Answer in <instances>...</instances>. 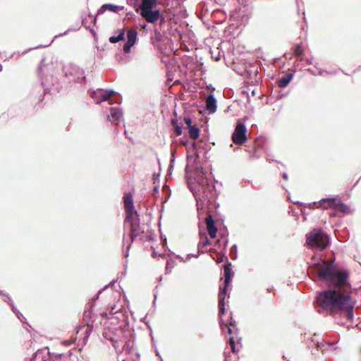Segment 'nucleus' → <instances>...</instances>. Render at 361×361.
<instances>
[{"mask_svg":"<svg viewBox=\"0 0 361 361\" xmlns=\"http://www.w3.org/2000/svg\"><path fill=\"white\" fill-rule=\"evenodd\" d=\"M309 274L318 285L328 287L317 292L316 301L318 312L322 313L327 311L332 316L339 314L348 321L353 322L355 302L352 301L350 294L345 293L339 288L341 286H351L349 271L338 267L334 262L329 263L325 259L314 257Z\"/></svg>","mask_w":361,"mask_h":361,"instance_id":"f257e3e1","label":"nucleus"},{"mask_svg":"<svg viewBox=\"0 0 361 361\" xmlns=\"http://www.w3.org/2000/svg\"><path fill=\"white\" fill-rule=\"evenodd\" d=\"M37 73L41 85L36 86L26 98V106L28 107L30 105L35 111H39L43 106V93L61 91L63 85L59 77L76 83H82L86 80L85 71L80 67L75 65L64 67L56 59H48L46 57L40 61Z\"/></svg>","mask_w":361,"mask_h":361,"instance_id":"f03ea898","label":"nucleus"},{"mask_svg":"<svg viewBox=\"0 0 361 361\" xmlns=\"http://www.w3.org/2000/svg\"><path fill=\"white\" fill-rule=\"evenodd\" d=\"M200 146L195 142L191 143L192 153L188 150L187 160L191 163L194 172V180L188 183L189 190L192 192L198 212L204 209L212 204H216V199L219 192L216 185L211 182L207 171L200 164V154L198 149Z\"/></svg>","mask_w":361,"mask_h":361,"instance_id":"7ed1b4c3","label":"nucleus"},{"mask_svg":"<svg viewBox=\"0 0 361 361\" xmlns=\"http://www.w3.org/2000/svg\"><path fill=\"white\" fill-rule=\"evenodd\" d=\"M158 4L159 2L157 1L155 3L141 8H135V12L148 23L156 24L159 21V25L161 26L166 23V18L161 13V9L157 8Z\"/></svg>","mask_w":361,"mask_h":361,"instance_id":"20e7f679","label":"nucleus"},{"mask_svg":"<svg viewBox=\"0 0 361 361\" xmlns=\"http://www.w3.org/2000/svg\"><path fill=\"white\" fill-rule=\"evenodd\" d=\"M306 244L312 248L324 250L329 245L330 238L323 229L314 228L306 234Z\"/></svg>","mask_w":361,"mask_h":361,"instance_id":"39448f33","label":"nucleus"},{"mask_svg":"<svg viewBox=\"0 0 361 361\" xmlns=\"http://www.w3.org/2000/svg\"><path fill=\"white\" fill-rule=\"evenodd\" d=\"M90 97L94 100L97 104H101L102 102L108 101L111 104H121L122 102V96L114 90H104L98 88L95 90H88Z\"/></svg>","mask_w":361,"mask_h":361,"instance_id":"423d86ee","label":"nucleus"},{"mask_svg":"<svg viewBox=\"0 0 361 361\" xmlns=\"http://www.w3.org/2000/svg\"><path fill=\"white\" fill-rule=\"evenodd\" d=\"M46 353L49 355V358L52 360H56L61 357H66L70 358L72 356V351L69 350L68 353H51L49 352L48 347L44 348L38 349L34 354L30 361H47Z\"/></svg>","mask_w":361,"mask_h":361,"instance_id":"0eeeda50","label":"nucleus"},{"mask_svg":"<svg viewBox=\"0 0 361 361\" xmlns=\"http://www.w3.org/2000/svg\"><path fill=\"white\" fill-rule=\"evenodd\" d=\"M231 137L233 143L239 145H243L247 141V127L245 123H239L236 125Z\"/></svg>","mask_w":361,"mask_h":361,"instance_id":"6e6552de","label":"nucleus"},{"mask_svg":"<svg viewBox=\"0 0 361 361\" xmlns=\"http://www.w3.org/2000/svg\"><path fill=\"white\" fill-rule=\"evenodd\" d=\"M262 69L264 68L259 61H255L248 66H246L245 71L252 83H258L259 82L261 78L258 75Z\"/></svg>","mask_w":361,"mask_h":361,"instance_id":"1a4fd4ad","label":"nucleus"},{"mask_svg":"<svg viewBox=\"0 0 361 361\" xmlns=\"http://www.w3.org/2000/svg\"><path fill=\"white\" fill-rule=\"evenodd\" d=\"M322 201H328L329 203V208L334 209L335 210L343 213L344 215H348L351 213L349 207L343 202H337V196L329 197L322 198Z\"/></svg>","mask_w":361,"mask_h":361,"instance_id":"9d476101","label":"nucleus"},{"mask_svg":"<svg viewBox=\"0 0 361 361\" xmlns=\"http://www.w3.org/2000/svg\"><path fill=\"white\" fill-rule=\"evenodd\" d=\"M127 40L124 43L123 50L125 54L131 51L132 47L136 44L137 38V30L135 28L129 30L126 33Z\"/></svg>","mask_w":361,"mask_h":361,"instance_id":"9b49d317","label":"nucleus"},{"mask_svg":"<svg viewBox=\"0 0 361 361\" xmlns=\"http://www.w3.org/2000/svg\"><path fill=\"white\" fill-rule=\"evenodd\" d=\"M224 269V286L220 287V290H225V291H228V288L232 282L233 277L234 276V271L232 269V264L229 262V259H227V264L223 265Z\"/></svg>","mask_w":361,"mask_h":361,"instance_id":"f8f14e48","label":"nucleus"},{"mask_svg":"<svg viewBox=\"0 0 361 361\" xmlns=\"http://www.w3.org/2000/svg\"><path fill=\"white\" fill-rule=\"evenodd\" d=\"M107 334L118 339V341H121L122 338H128V334H130L129 324L114 328Z\"/></svg>","mask_w":361,"mask_h":361,"instance_id":"ddd939ff","label":"nucleus"},{"mask_svg":"<svg viewBox=\"0 0 361 361\" xmlns=\"http://www.w3.org/2000/svg\"><path fill=\"white\" fill-rule=\"evenodd\" d=\"M228 295V291H225V290H220L219 293V324L221 326H223L224 324V320L222 318V315L226 312V303L225 298Z\"/></svg>","mask_w":361,"mask_h":361,"instance_id":"4468645a","label":"nucleus"},{"mask_svg":"<svg viewBox=\"0 0 361 361\" xmlns=\"http://www.w3.org/2000/svg\"><path fill=\"white\" fill-rule=\"evenodd\" d=\"M123 110L120 107H111L110 114L107 115V119L111 120L114 125H118L123 118Z\"/></svg>","mask_w":361,"mask_h":361,"instance_id":"2eb2a0df","label":"nucleus"},{"mask_svg":"<svg viewBox=\"0 0 361 361\" xmlns=\"http://www.w3.org/2000/svg\"><path fill=\"white\" fill-rule=\"evenodd\" d=\"M206 109L209 114H214L217 109V100L212 93L208 94L206 101Z\"/></svg>","mask_w":361,"mask_h":361,"instance_id":"dca6fc26","label":"nucleus"},{"mask_svg":"<svg viewBox=\"0 0 361 361\" xmlns=\"http://www.w3.org/2000/svg\"><path fill=\"white\" fill-rule=\"evenodd\" d=\"M123 9V6H120L112 4H104L97 11V15H102L105 11H109L114 13H118Z\"/></svg>","mask_w":361,"mask_h":361,"instance_id":"f3484780","label":"nucleus"},{"mask_svg":"<svg viewBox=\"0 0 361 361\" xmlns=\"http://www.w3.org/2000/svg\"><path fill=\"white\" fill-rule=\"evenodd\" d=\"M338 340L335 341H326L325 343L317 341V350H321L322 352H325L327 350H334L337 348L336 346Z\"/></svg>","mask_w":361,"mask_h":361,"instance_id":"a211bd4d","label":"nucleus"},{"mask_svg":"<svg viewBox=\"0 0 361 361\" xmlns=\"http://www.w3.org/2000/svg\"><path fill=\"white\" fill-rule=\"evenodd\" d=\"M140 229V219L139 217L136 218L135 222L130 225V238L129 243H133L136 238L139 235V231Z\"/></svg>","mask_w":361,"mask_h":361,"instance_id":"6ab92c4d","label":"nucleus"},{"mask_svg":"<svg viewBox=\"0 0 361 361\" xmlns=\"http://www.w3.org/2000/svg\"><path fill=\"white\" fill-rule=\"evenodd\" d=\"M126 341H125V344L123 346L122 349L120 350V353L124 351L126 354H130L132 352L133 348L134 343H135V336L134 334H128V338H126Z\"/></svg>","mask_w":361,"mask_h":361,"instance_id":"aec40b11","label":"nucleus"},{"mask_svg":"<svg viewBox=\"0 0 361 361\" xmlns=\"http://www.w3.org/2000/svg\"><path fill=\"white\" fill-rule=\"evenodd\" d=\"M294 76V73H288L281 78L277 79L276 83L281 88L286 87Z\"/></svg>","mask_w":361,"mask_h":361,"instance_id":"412c9836","label":"nucleus"},{"mask_svg":"<svg viewBox=\"0 0 361 361\" xmlns=\"http://www.w3.org/2000/svg\"><path fill=\"white\" fill-rule=\"evenodd\" d=\"M126 30L123 28L118 29L116 35L111 36L109 39L111 44H116L125 40Z\"/></svg>","mask_w":361,"mask_h":361,"instance_id":"4be33fe9","label":"nucleus"},{"mask_svg":"<svg viewBox=\"0 0 361 361\" xmlns=\"http://www.w3.org/2000/svg\"><path fill=\"white\" fill-rule=\"evenodd\" d=\"M173 44V41L171 39L166 37L164 39V42H161L154 46V47L157 48L161 53L167 54L168 47L170 48Z\"/></svg>","mask_w":361,"mask_h":361,"instance_id":"5701e85b","label":"nucleus"},{"mask_svg":"<svg viewBox=\"0 0 361 361\" xmlns=\"http://www.w3.org/2000/svg\"><path fill=\"white\" fill-rule=\"evenodd\" d=\"M126 212V219L125 222H129L130 224L133 222H135L136 218L139 217L137 210L135 208L134 209H125Z\"/></svg>","mask_w":361,"mask_h":361,"instance_id":"b1692460","label":"nucleus"},{"mask_svg":"<svg viewBox=\"0 0 361 361\" xmlns=\"http://www.w3.org/2000/svg\"><path fill=\"white\" fill-rule=\"evenodd\" d=\"M123 204H124V209H134V202H133V195L130 192L126 193L123 197Z\"/></svg>","mask_w":361,"mask_h":361,"instance_id":"393cba45","label":"nucleus"},{"mask_svg":"<svg viewBox=\"0 0 361 361\" xmlns=\"http://www.w3.org/2000/svg\"><path fill=\"white\" fill-rule=\"evenodd\" d=\"M307 207L310 209L322 208L327 209L329 208V203L328 201H322V199L319 201H314L308 204Z\"/></svg>","mask_w":361,"mask_h":361,"instance_id":"a878e982","label":"nucleus"},{"mask_svg":"<svg viewBox=\"0 0 361 361\" xmlns=\"http://www.w3.org/2000/svg\"><path fill=\"white\" fill-rule=\"evenodd\" d=\"M165 38L166 37L161 35V33L160 32L159 30H158L157 29H155L154 35L151 37V42H152V44L154 47L157 44H158L159 43L164 42Z\"/></svg>","mask_w":361,"mask_h":361,"instance_id":"bb28decb","label":"nucleus"},{"mask_svg":"<svg viewBox=\"0 0 361 361\" xmlns=\"http://www.w3.org/2000/svg\"><path fill=\"white\" fill-rule=\"evenodd\" d=\"M199 228H200L199 235H200V241L199 243H200V246L206 247V246L210 245L211 241L208 238L206 232L202 229V226H201L200 224H199Z\"/></svg>","mask_w":361,"mask_h":361,"instance_id":"cd10ccee","label":"nucleus"},{"mask_svg":"<svg viewBox=\"0 0 361 361\" xmlns=\"http://www.w3.org/2000/svg\"><path fill=\"white\" fill-rule=\"evenodd\" d=\"M236 326L235 321L233 319V318L230 316V318L227 322L224 321V324H223V326H221L222 330L224 331L225 329L227 330V333L229 335H231L233 333L232 327H235Z\"/></svg>","mask_w":361,"mask_h":361,"instance_id":"c85d7f7f","label":"nucleus"},{"mask_svg":"<svg viewBox=\"0 0 361 361\" xmlns=\"http://www.w3.org/2000/svg\"><path fill=\"white\" fill-rule=\"evenodd\" d=\"M171 124L173 130L176 132L178 135H182L183 124H179L177 117L171 118Z\"/></svg>","mask_w":361,"mask_h":361,"instance_id":"c756f323","label":"nucleus"},{"mask_svg":"<svg viewBox=\"0 0 361 361\" xmlns=\"http://www.w3.org/2000/svg\"><path fill=\"white\" fill-rule=\"evenodd\" d=\"M205 221H206V226L207 231H212V230H218V228L216 225L215 221L213 219L212 214H208L205 216Z\"/></svg>","mask_w":361,"mask_h":361,"instance_id":"7c9ffc66","label":"nucleus"},{"mask_svg":"<svg viewBox=\"0 0 361 361\" xmlns=\"http://www.w3.org/2000/svg\"><path fill=\"white\" fill-rule=\"evenodd\" d=\"M190 137L193 139L196 140L199 138L200 135V129L196 126H192L189 128H188Z\"/></svg>","mask_w":361,"mask_h":361,"instance_id":"2f4dec72","label":"nucleus"},{"mask_svg":"<svg viewBox=\"0 0 361 361\" xmlns=\"http://www.w3.org/2000/svg\"><path fill=\"white\" fill-rule=\"evenodd\" d=\"M104 337L111 341L112 346L114 348V349L116 350V352H120L121 349L119 348V341L118 339L112 337L111 335H108V334L106 332L104 334Z\"/></svg>","mask_w":361,"mask_h":361,"instance_id":"473e14b6","label":"nucleus"},{"mask_svg":"<svg viewBox=\"0 0 361 361\" xmlns=\"http://www.w3.org/2000/svg\"><path fill=\"white\" fill-rule=\"evenodd\" d=\"M216 262L217 264H219L221 262H225L224 264H227V259H228V257L226 256V251H221L219 254V257L216 259H214Z\"/></svg>","mask_w":361,"mask_h":361,"instance_id":"72a5a7b5","label":"nucleus"},{"mask_svg":"<svg viewBox=\"0 0 361 361\" xmlns=\"http://www.w3.org/2000/svg\"><path fill=\"white\" fill-rule=\"evenodd\" d=\"M293 54L299 56H302L305 54L304 49L300 46V44H295L293 50Z\"/></svg>","mask_w":361,"mask_h":361,"instance_id":"f704fd0d","label":"nucleus"},{"mask_svg":"<svg viewBox=\"0 0 361 361\" xmlns=\"http://www.w3.org/2000/svg\"><path fill=\"white\" fill-rule=\"evenodd\" d=\"M109 285H106V286H105L103 288L100 289V290L97 292V293L96 294V295L93 298V299H92V305H91V308H92V309H93V308H94V305H95V302H96V300H98V299H99L100 294H101V293H102L104 290H106L107 288H109Z\"/></svg>","mask_w":361,"mask_h":361,"instance_id":"c9c22d12","label":"nucleus"},{"mask_svg":"<svg viewBox=\"0 0 361 361\" xmlns=\"http://www.w3.org/2000/svg\"><path fill=\"white\" fill-rule=\"evenodd\" d=\"M230 255L231 257L233 260H235L238 257L237 255V245L234 244L231 246L230 249Z\"/></svg>","mask_w":361,"mask_h":361,"instance_id":"e433bc0d","label":"nucleus"},{"mask_svg":"<svg viewBox=\"0 0 361 361\" xmlns=\"http://www.w3.org/2000/svg\"><path fill=\"white\" fill-rule=\"evenodd\" d=\"M247 151L250 153V155L249 157V160L252 161V160L259 158V156L257 154V148L256 147H253L251 149H247Z\"/></svg>","mask_w":361,"mask_h":361,"instance_id":"4c0bfd02","label":"nucleus"},{"mask_svg":"<svg viewBox=\"0 0 361 361\" xmlns=\"http://www.w3.org/2000/svg\"><path fill=\"white\" fill-rule=\"evenodd\" d=\"M183 123L185 125V128H189L192 126H193L192 118L189 116H185L183 118Z\"/></svg>","mask_w":361,"mask_h":361,"instance_id":"58836bf2","label":"nucleus"},{"mask_svg":"<svg viewBox=\"0 0 361 361\" xmlns=\"http://www.w3.org/2000/svg\"><path fill=\"white\" fill-rule=\"evenodd\" d=\"M228 238H220L218 240V244L219 246H222L223 247V250L222 251H226V247L228 245Z\"/></svg>","mask_w":361,"mask_h":361,"instance_id":"ea45409f","label":"nucleus"},{"mask_svg":"<svg viewBox=\"0 0 361 361\" xmlns=\"http://www.w3.org/2000/svg\"><path fill=\"white\" fill-rule=\"evenodd\" d=\"M228 344H229V345L231 347V351L233 353H236L237 350H236L235 339H234L233 336H230L229 337V338H228Z\"/></svg>","mask_w":361,"mask_h":361,"instance_id":"a19ab883","label":"nucleus"},{"mask_svg":"<svg viewBox=\"0 0 361 361\" xmlns=\"http://www.w3.org/2000/svg\"><path fill=\"white\" fill-rule=\"evenodd\" d=\"M92 309L90 307L89 311H85L83 314L84 319L86 321V323L88 324L90 320L92 319Z\"/></svg>","mask_w":361,"mask_h":361,"instance_id":"79ce46f5","label":"nucleus"},{"mask_svg":"<svg viewBox=\"0 0 361 361\" xmlns=\"http://www.w3.org/2000/svg\"><path fill=\"white\" fill-rule=\"evenodd\" d=\"M159 185L157 184L154 186L151 194L152 196L156 197L157 195H159Z\"/></svg>","mask_w":361,"mask_h":361,"instance_id":"37998d69","label":"nucleus"},{"mask_svg":"<svg viewBox=\"0 0 361 361\" xmlns=\"http://www.w3.org/2000/svg\"><path fill=\"white\" fill-rule=\"evenodd\" d=\"M173 265L172 264L171 266V263L169 261H167L166 262V270H165V273L166 274H169L171 272V269L173 268Z\"/></svg>","mask_w":361,"mask_h":361,"instance_id":"c03bdc74","label":"nucleus"},{"mask_svg":"<svg viewBox=\"0 0 361 361\" xmlns=\"http://www.w3.org/2000/svg\"><path fill=\"white\" fill-rule=\"evenodd\" d=\"M132 244L133 243H129L127 245H126V250L125 251H123V256L125 257H128L129 256V250L132 246Z\"/></svg>","mask_w":361,"mask_h":361,"instance_id":"a18cd8bd","label":"nucleus"},{"mask_svg":"<svg viewBox=\"0 0 361 361\" xmlns=\"http://www.w3.org/2000/svg\"><path fill=\"white\" fill-rule=\"evenodd\" d=\"M162 190L166 192H169L167 197H166V200H168L171 195V189H170L169 186L167 185L166 184H164Z\"/></svg>","mask_w":361,"mask_h":361,"instance_id":"49530a36","label":"nucleus"},{"mask_svg":"<svg viewBox=\"0 0 361 361\" xmlns=\"http://www.w3.org/2000/svg\"><path fill=\"white\" fill-rule=\"evenodd\" d=\"M205 246H200V243H198V245H197V250H198V253H200V255L202 254V253H205L207 252V250L204 249Z\"/></svg>","mask_w":361,"mask_h":361,"instance_id":"de8ad7c7","label":"nucleus"},{"mask_svg":"<svg viewBox=\"0 0 361 361\" xmlns=\"http://www.w3.org/2000/svg\"><path fill=\"white\" fill-rule=\"evenodd\" d=\"M220 235L221 238H228V231L226 228H225L224 231L221 232Z\"/></svg>","mask_w":361,"mask_h":361,"instance_id":"09e8293b","label":"nucleus"},{"mask_svg":"<svg viewBox=\"0 0 361 361\" xmlns=\"http://www.w3.org/2000/svg\"><path fill=\"white\" fill-rule=\"evenodd\" d=\"M217 232H218V230H214V231L212 230V231H208L209 235L210 238H215L216 237Z\"/></svg>","mask_w":361,"mask_h":361,"instance_id":"8fccbe9b","label":"nucleus"},{"mask_svg":"<svg viewBox=\"0 0 361 361\" xmlns=\"http://www.w3.org/2000/svg\"><path fill=\"white\" fill-rule=\"evenodd\" d=\"M200 253H197V254H188L187 255V257H186V260H190L192 257H195V258H197L200 257Z\"/></svg>","mask_w":361,"mask_h":361,"instance_id":"3c124183","label":"nucleus"},{"mask_svg":"<svg viewBox=\"0 0 361 361\" xmlns=\"http://www.w3.org/2000/svg\"><path fill=\"white\" fill-rule=\"evenodd\" d=\"M157 287H156L154 290V300L153 301V305H155L156 304V300H157V294H158V291H157Z\"/></svg>","mask_w":361,"mask_h":361,"instance_id":"603ef678","label":"nucleus"},{"mask_svg":"<svg viewBox=\"0 0 361 361\" xmlns=\"http://www.w3.org/2000/svg\"><path fill=\"white\" fill-rule=\"evenodd\" d=\"M159 175L157 176V174L155 173L153 174V180H154V183L155 185H157L156 184L157 181L159 182Z\"/></svg>","mask_w":361,"mask_h":361,"instance_id":"864d4df0","label":"nucleus"},{"mask_svg":"<svg viewBox=\"0 0 361 361\" xmlns=\"http://www.w3.org/2000/svg\"><path fill=\"white\" fill-rule=\"evenodd\" d=\"M224 361H229L231 358V355L229 353H227L226 352L224 353Z\"/></svg>","mask_w":361,"mask_h":361,"instance_id":"5fc2aeb1","label":"nucleus"},{"mask_svg":"<svg viewBox=\"0 0 361 361\" xmlns=\"http://www.w3.org/2000/svg\"><path fill=\"white\" fill-rule=\"evenodd\" d=\"M326 73L327 74H331L330 72H329V71H327L326 70L320 69L319 71V75H322L323 73Z\"/></svg>","mask_w":361,"mask_h":361,"instance_id":"6e6d98bb","label":"nucleus"},{"mask_svg":"<svg viewBox=\"0 0 361 361\" xmlns=\"http://www.w3.org/2000/svg\"><path fill=\"white\" fill-rule=\"evenodd\" d=\"M282 178H283V179H285V180H288V173H286V172H283V173H282Z\"/></svg>","mask_w":361,"mask_h":361,"instance_id":"4d7b16f0","label":"nucleus"},{"mask_svg":"<svg viewBox=\"0 0 361 361\" xmlns=\"http://www.w3.org/2000/svg\"><path fill=\"white\" fill-rule=\"evenodd\" d=\"M25 326H27L28 327L31 328L30 325L27 323L26 319L24 317V329L25 328Z\"/></svg>","mask_w":361,"mask_h":361,"instance_id":"13d9d810","label":"nucleus"},{"mask_svg":"<svg viewBox=\"0 0 361 361\" xmlns=\"http://www.w3.org/2000/svg\"><path fill=\"white\" fill-rule=\"evenodd\" d=\"M307 71H308V72H310L311 74H312V75H316L315 71H313V70H312V69H311V68H308V69H307Z\"/></svg>","mask_w":361,"mask_h":361,"instance_id":"bf43d9fd","label":"nucleus"},{"mask_svg":"<svg viewBox=\"0 0 361 361\" xmlns=\"http://www.w3.org/2000/svg\"><path fill=\"white\" fill-rule=\"evenodd\" d=\"M306 61L308 64H312L313 62V58L307 59Z\"/></svg>","mask_w":361,"mask_h":361,"instance_id":"052dcab7","label":"nucleus"},{"mask_svg":"<svg viewBox=\"0 0 361 361\" xmlns=\"http://www.w3.org/2000/svg\"><path fill=\"white\" fill-rule=\"evenodd\" d=\"M174 161H175V156L172 155V157H171V162L173 163ZM171 166L173 167V164H171Z\"/></svg>","mask_w":361,"mask_h":361,"instance_id":"680f3d73","label":"nucleus"},{"mask_svg":"<svg viewBox=\"0 0 361 361\" xmlns=\"http://www.w3.org/2000/svg\"><path fill=\"white\" fill-rule=\"evenodd\" d=\"M147 240H148V241H152V240H154V238H153V237H152V236H150V235H148V236L147 237Z\"/></svg>","mask_w":361,"mask_h":361,"instance_id":"e2e57ef3","label":"nucleus"},{"mask_svg":"<svg viewBox=\"0 0 361 361\" xmlns=\"http://www.w3.org/2000/svg\"><path fill=\"white\" fill-rule=\"evenodd\" d=\"M178 257L179 259H180V260H181L182 262H186L188 261V260H186V259H183V258L181 256H180V255H178Z\"/></svg>","mask_w":361,"mask_h":361,"instance_id":"0e129e2a","label":"nucleus"},{"mask_svg":"<svg viewBox=\"0 0 361 361\" xmlns=\"http://www.w3.org/2000/svg\"><path fill=\"white\" fill-rule=\"evenodd\" d=\"M102 316L103 317H106L107 316V313L106 312H104L102 313Z\"/></svg>","mask_w":361,"mask_h":361,"instance_id":"69168bd1","label":"nucleus"},{"mask_svg":"<svg viewBox=\"0 0 361 361\" xmlns=\"http://www.w3.org/2000/svg\"><path fill=\"white\" fill-rule=\"evenodd\" d=\"M114 284H115V281H113L112 282H111V283L109 284V287H110V286H114Z\"/></svg>","mask_w":361,"mask_h":361,"instance_id":"338daca9","label":"nucleus"},{"mask_svg":"<svg viewBox=\"0 0 361 361\" xmlns=\"http://www.w3.org/2000/svg\"><path fill=\"white\" fill-rule=\"evenodd\" d=\"M92 21H93L94 23H96V21H97V16H93Z\"/></svg>","mask_w":361,"mask_h":361,"instance_id":"774afa93","label":"nucleus"}]
</instances>
